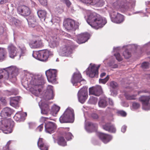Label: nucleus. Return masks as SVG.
<instances>
[{"label":"nucleus","instance_id":"54","mask_svg":"<svg viewBox=\"0 0 150 150\" xmlns=\"http://www.w3.org/2000/svg\"><path fill=\"white\" fill-rule=\"evenodd\" d=\"M65 2L68 7H69L71 4V2L69 0H64Z\"/></svg>","mask_w":150,"mask_h":150},{"label":"nucleus","instance_id":"59","mask_svg":"<svg viewBox=\"0 0 150 150\" xmlns=\"http://www.w3.org/2000/svg\"><path fill=\"white\" fill-rule=\"evenodd\" d=\"M147 92L148 91L146 90H141L138 91V94H139L141 93H147Z\"/></svg>","mask_w":150,"mask_h":150},{"label":"nucleus","instance_id":"28","mask_svg":"<svg viewBox=\"0 0 150 150\" xmlns=\"http://www.w3.org/2000/svg\"><path fill=\"white\" fill-rule=\"evenodd\" d=\"M27 114L26 113H24L23 114H21L20 112H17L13 117V118L16 121H23L25 119L24 116H26Z\"/></svg>","mask_w":150,"mask_h":150},{"label":"nucleus","instance_id":"20","mask_svg":"<svg viewBox=\"0 0 150 150\" xmlns=\"http://www.w3.org/2000/svg\"><path fill=\"white\" fill-rule=\"evenodd\" d=\"M18 12L21 15L23 16H28L30 13L29 8L25 6H20L17 8Z\"/></svg>","mask_w":150,"mask_h":150},{"label":"nucleus","instance_id":"44","mask_svg":"<svg viewBox=\"0 0 150 150\" xmlns=\"http://www.w3.org/2000/svg\"><path fill=\"white\" fill-rule=\"evenodd\" d=\"M150 66L149 63L148 62H144L142 64V67L144 69H146L149 68Z\"/></svg>","mask_w":150,"mask_h":150},{"label":"nucleus","instance_id":"18","mask_svg":"<svg viewBox=\"0 0 150 150\" xmlns=\"http://www.w3.org/2000/svg\"><path fill=\"white\" fill-rule=\"evenodd\" d=\"M81 75L79 72L74 74L71 79V82L74 86H76L78 82H80L83 80Z\"/></svg>","mask_w":150,"mask_h":150},{"label":"nucleus","instance_id":"26","mask_svg":"<svg viewBox=\"0 0 150 150\" xmlns=\"http://www.w3.org/2000/svg\"><path fill=\"white\" fill-rule=\"evenodd\" d=\"M98 72L97 71V69L93 67H91L90 68H89L86 71L87 75L93 78L94 76L97 77L98 76Z\"/></svg>","mask_w":150,"mask_h":150},{"label":"nucleus","instance_id":"55","mask_svg":"<svg viewBox=\"0 0 150 150\" xmlns=\"http://www.w3.org/2000/svg\"><path fill=\"white\" fill-rule=\"evenodd\" d=\"M110 66L111 68H116L118 67V65L116 64H110Z\"/></svg>","mask_w":150,"mask_h":150},{"label":"nucleus","instance_id":"19","mask_svg":"<svg viewBox=\"0 0 150 150\" xmlns=\"http://www.w3.org/2000/svg\"><path fill=\"white\" fill-rule=\"evenodd\" d=\"M45 127L46 131L50 134L54 133L57 128L56 125L54 122H46Z\"/></svg>","mask_w":150,"mask_h":150},{"label":"nucleus","instance_id":"63","mask_svg":"<svg viewBox=\"0 0 150 150\" xmlns=\"http://www.w3.org/2000/svg\"><path fill=\"white\" fill-rule=\"evenodd\" d=\"M111 94H112L113 95V96H115L117 94V91H113L112 92Z\"/></svg>","mask_w":150,"mask_h":150},{"label":"nucleus","instance_id":"12","mask_svg":"<svg viewBox=\"0 0 150 150\" xmlns=\"http://www.w3.org/2000/svg\"><path fill=\"white\" fill-rule=\"evenodd\" d=\"M78 96L79 101L82 103H84L88 96L87 88L83 87L81 88L78 92Z\"/></svg>","mask_w":150,"mask_h":150},{"label":"nucleus","instance_id":"10","mask_svg":"<svg viewBox=\"0 0 150 150\" xmlns=\"http://www.w3.org/2000/svg\"><path fill=\"white\" fill-rule=\"evenodd\" d=\"M57 71L55 69H49L45 72L48 81L52 83H56Z\"/></svg>","mask_w":150,"mask_h":150},{"label":"nucleus","instance_id":"6","mask_svg":"<svg viewBox=\"0 0 150 150\" xmlns=\"http://www.w3.org/2000/svg\"><path fill=\"white\" fill-rule=\"evenodd\" d=\"M74 45L73 42L69 40L65 39L62 43V45L59 50V54L62 56H68L71 52V46Z\"/></svg>","mask_w":150,"mask_h":150},{"label":"nucleus","instance_id":"57","mask_svg":"<svg viewBox=\"0 0 150 150\" xmlns=\"http://www.w3.org/2000/svg\"><path fill=\"white\" fill-rule=\"evenodd\" d=\"M127 127L125 125L123 126L121 128V131L123 133L125 132L126 130Z\"/></svg>","mask_w":150,"mask_h":150},{"label":"nucleus","instance_id":"2","mask_svg":"<svg viewBox=\"0 0 150 150\" xmlns=\"http://www.w3.org/2000/svg\"><path fill=\"white\" fill-rule=\"evenodd\" d=\"M30 78L27 80L31 93L34 95L38 96L42 91L44 83L43 78L40 74L30 75Z\"/></svg>","mask_w":150,"mask_h":150},{"label":"nucleus","instance_id":"8","mask_svg":"<svg viewBox=\"0 0 150 150\" xmlns=\"http://www.w3.org/2000/svg\"><path fill=\"white\" fill-rule=\"evenodd\" d=\"M52 54L51 52L49 50L33 51L32 54L33 57L35 58L42 61H45Z\"/></svg>","mask_w":150,"mask_h":150},{"label":"nucleus","instance_id":"27","mask_svg":"<svg viewBox=\"0 0 150 150\" xmlns=\"http://www.w3.org/2000/svg\"><path fill=\"white\" fill-rule=\"evenodd\" d=\"M20 98L18 96L10 98V105L16 108H17L19 106L18 103Z\"/></svg>","mask_w":150,"mask_h":150},{"label":"nucleus","instance_id":"1","mask_svg":"<svg viewBox=\"0 0 150 150\" xmlns=\"http://www.w3.org/2000/svg\"><path fill=\"white\" fill-rule=\"evenodd\" d=\"M135 1L134 0H117L114 3L112 8L108 9L111 19L112 22L120 23L124 20V16L118 13L115 12L113 9L119 10L122 12L130 10V5L133 7L135 5Z\"/></svg>","mask_w":150,"mask_h":150},{"label":"nucleus","instance_id":"58","mask_svg":"<svg viewBox=\"0 0 150 150\" xmlns=\"http://www.w3.org/2000/svg\"><path fill=\"white\" fill-rule=\"evenodd\" d=\"M109 103L110 105L113 106L114 105V103L112 100L110 98H109Z\"/></svg>","mask_w":150,"mask_h":150},{"label":"nucleus","instance_id":"42","mask_svg":"<svg viewBox=\"0 0 150 150\" xmlns=\"http://www.w3.org/2000/svg\"><path fill=\"white\" fill-rule=\"evenodd\" d=\"M123 55L126 59H128L131 56V53L129 50H126L123 53Z\"/></svg>","mask_w":150,"mask_h":150},{"label":"nucleus","instance_id":"13","mask_svg":"<svg viewBox=\"0 0 150 150\" xmlns=\"http://www.w3.org/2000/svg\"><path fill=\"white\" fill-rule=\"evenodd\" d=\"M11 112V109L9 108H4L1 112V119L2 120L0 122L2 121H7V122H11V121L6 118L10 116Z\"/></svg>","mask_w":150,"mask_h":150},{"label":"nucleus","instance_id":"17","mask_svg":"<svg viewBox=\"0 0 150 150\" xmlns=\"http://www.w3.org/2000/svg\"><path fill=\"white\" fill-rule=\"evenodd\" d=\"M76 42L79 44H81L87 41L89 38L88 33H85L79 34L76 36Z\"/></svg>","mask_w":150,"mask_h":150},{"label":"nucleus","instance_id":"49","mask_svg":"<svg viewBox=\"0 0 150 150\" xmlns=\"http://www.w3.org/2000/svg\"><path fill=\"white\" fill-rule=\"evenodd\" d=\"M118 115L123 117L126 116L127 115V113L125 111L123 110H118L117 112Z\"/></svg>","mask_w":150,"mask_h":150},{"label":"nucleus","instance_id":"56","mask_svg":"<svg viewBox=\"0 0 150 150\" xmlns=\"http://www.w3.org/2000/svg\"><path fill=\"white\" fill-rule=\"evenodd\" d=\"M4 28L3 27L0 26V35L2 34L4 32Z\"/></svg>","mask_w":150,"mask_h":150},{"label":"nucleus","instance_id":"48","mask_svg":"<svg viewBox=\"0 0 150 150\" xmlns=\"http://www.w3.org/2000/svg\"><path fill=\"white\" fill-rule=\"evenodd\" d=\"M52 120L50 118L46 117H42L40 119V122H51L50 120Z\"/></svg>","mask_w":150,"mask_h":150},{"label":"nucleus","instance_id":"39","mask_svg":"<svg viewBox=\"0 0 150 150\" xmlns=\"http://www.w3.org/2000/svg\"><path fill=\"white\" fill-rule=\"evenodd\" d=\"M10 22L11 23L12 25H15L16 26L19 25L21 24L20 21L16 19L14 17H12L10 19Z\"/></svg>","mask_w":150,"mask_h":150},{"label":"nucleus","instance_id":"36","mask_svg":"<svg viewBox=\"0 0 150 150\" xmlns=\"http://www.w3.org/2000/svg\"><path fill=\"white\" fill-rule=\"evenodd\" d=\"M7 56V52L5 49L0 48V61L4 60Z\"/></svg>","mask_w":150,"mask_h":150},{"label":"nucleus","instance_id":"61","mask_svg":"<svg viewBox=\"0 0 150 150\" xmlns=\"http://www.w3.org/2000/svg\"><path fill=\"white\" fill-rule=\"evenodd\" d=\"M122 105L123 106L125 107H128L129 106L128 103H122Z\"/></svg>","mask_w":150,"mask_h":150},{"label":"nucleus","instance_id":"52","mask_svg":"<svg viewBox=\"0 0 150 150\" xmlns=\"http://www.w3.org/2000/svg\"><path fill=\"white\" fill-rule=\"evenodd\" d=\"M40 3L42 5H45L47 4L46 0H39Z\"/></svg>","mask_w":150,"mask_h":150},{"label":"nucleus","instance_id":"53","mask_svg":"<svg viewBox=\"0 0 150 150\" xmlns=\"http://www.w3.org/2000/svg\"><path fill=\"white\" fill-rule=\"evenodd\" d=\"M91 117L94 119H97L98 118V115L96 113H92L91 115Z\"/></svg>","mask_w":150,"mask_h":150},{"label":"nucleus","instance_id":"9","mask_svg":"<svg viewBox=\"0 0 150 150\" xmlns=\"http://www.w3.org/2000/svg\"><path fill=\"white\" fill-rule=\"evenodd\" d=\"M80 24L78 22H75L74 20L69 19L66 20L63 23L64 27L68 30H75L78 28Z\"/></svg>","mask_w":150,"mask_h":150},{"label":"nucleus","instance_id":"41","mask_svg":"<svg viewBox=\"0 0 150 150\" xmlns=\"http://www.w3.org/2000/svg\"><path fill=\"white\" fill-rule=\"evenodd\" d=\"M97 101V98L93 96H91L88 101V103L91 104H96Z\"/></svg>","mask_w":150,"mask_h":150},{"label":"nucleus","instance_id":"37","mask_svg":"<svg viewBox=\"0 0 150 150\" xmlns=\"http://www.w3.org/2000/svg\"><path fill=\"white\" fill-rule=\"evenodd\" d=\"M60 109V107L54 105L52 107L51 110V114L54 116L56 115L59 112Z\"/></svg>","mask_w":150,"mask_h":150},{"label":"nucleus","instance_id":"51","mask_svg":"<svg viewBox=\"0 0 150 150\" xmlns=\"http://www.w3.org/2000/svg\"><path fill=\"white\" fill-rule=\"evenodd\" d=\"M39 147L41 150H48V146L46 144Z\"/></svg>","mask_w":150,"mask_h":150},{"label":"nucleus","instance_id":"43","mask_svg":"<svg viewBox=\"0 0 150 150\" xmlns=\"http://www.w3.org/2000/svg\"><path fill=\"white\" fill-rule=\"evenodd\" d=\"M6 94L8 95H16L17 94V92L15 89H12L11 91H7L6 92Z\"/></svg>","mask_w":150,"mask_h":150},{"label":"nucleus","instance_id":"40","mask_svg":"<svg viewBox=\"0 0 150 150\" xmlns=\"http://www.w3.org/2000/svg\"><path fill=\"white\" fill-rule=\"evenodd\" d=\"M99 106L102 108H104L107 105V101L105 99H100L98 103Z\"/></svg>","mask_w":150,"mask_h":150},{"label":"nucleus","instance_id":"7","mask_svg":"<svg viewBox=\"0 0 150 150\" xmlns=\"http://www.w3.org/2000/svg\"><path fill=\"white\" fill-rule=\"evenodd\" d=\"M75 119L74 110L68 108L59 118L60 122H74Z\"/></svg>","mask_w":150,"mask_h":150},{"label":"nucleus","instance_id":"11","mask_svg":"<svg viewBox=\"0 0 150 150\" xmlns=\"http://www.w3.org/2000/svg\"><path fill=\"white\" fill-rule=\"evenodd\" d=\"M149 96H142L139 98V100L142 104V108L145 110H150V103Z\"/></svg>","mask_w":150,"mask_h":150},{"label":"nucleus","instance_id":"34","mask_svg":"<svg viewBox=\"0 0 150 150\" xmlns=\"http://www.w3.org/2000/svg\"><path fill=\"white\" fill-rule=\"evenodd\" d=\"M58 144L62 146H64L67 145V142L64 137L62 136L58 137L57 139Z\"/></svg>","mask_w":150,"mask_h":150},{"label":"nucleus","instance_id":"29","mask_svg":"<svg viewBox=\"0 0 150 150\" xmlns=\"http://www.w3.org/2000/svg\"><path fill=\"white\" fill-rule=\"evenodd\" d=\"M38 16L42 21H45L47 15V12L45 10H40L37 12Z\"/></svg>","mask_w":150,"mask_h":150},{"label":"nucleus","instance_id":"5","mask_svg":"<svg viewBox=\"0 0 150 150\" xmlns=\"http://www.w3.org/2000/svg\"><path fill=\"white\" fill-rule=\"evenodd\" d=\"M7 49L9 57L12 58L17 56L20 58L21 56L25 55L26 52V48L23 45H18L17 48L14 45L10 44Z\"/></svg>","mask_w":150,"mask_h":150},{"label":"nucleus","instance_id":"38","mask_svg":"<svg viewBox=\"0 0 150 150\" xmlns=\"http://www.w3.org/2000/svg\"><path fill=\"white\" fill-rule=\"evenodd\" d=\"M29 25L30 27L34 28L37 25V23L34 18L30 19L29 18L27 20Z\"/></svg>","mask_w":150,"mask_h":150},{"label":"nucleus","instance_id":"62","mask_svg":"<svg viewBox=\"0 0 150 150\" xmlns=\"http://www.w3.org/2000/svg\"><path fill=\"white\" fill-rule=\"evenodd\" d=\"M8 0H1L0 3L1 4H3L7 2Z\"/></svg>","mask_w":150,"mask_h":150},{"label":"nucleus","instance_id":"50","mask_svg":"<svg viewBox=\"0 0 150 150\" xmlns=\"http://www.w3.org/2000/svg\"><path fill=\"white\" fill-rule=\"evenodd\" d=\"M109 78V77L108 76H107L104 79H100L99 80V83H100L105 84L108 80Z\"/></svg>","mask_w":150,"mask_h":150},{"label":"nucleus","instance_id":"14","mask_svg":"<svg viewBox=\"0 0 150 150\" xmlns=\"http://www.w3.org/2000/svg\"><path fill=\"white\" fill-rule=\"evenodd\" d=\"M0 129L5 134H9L12 131L11 122H0Z\"/></svg>","mask_w":150,"mask_h":150},{"label":"nucleus","instance_id":"33","mask_svg":"<svg viewBox=\"0 0 150 150\" xmlns=\"http://www.w3.org/2000/svg\"><path fill=\"white\" fill-rule=\"evenodd\" d=\"M132 90V89L130 90H127L125 92L124 96L126 99L127 100H134L136 99L137 95H130L127 92L131 91Z\"/></svg>","mask_w":150,"mask_h":150},{"label":"nucleus","instance_id":"64","mask_svg":"<svg viewBox=\"0 0 150 150\" xmlns=\"http://www.w3.org/2000/svg\"><path fill=\"white\" fill-rule=\"evenodd\" d=\"M43 129V125H41L38 127V129H39L40 131H42Z\"/></svg>","mask_w":150,"mask_h":150},{"label":"nucleus","instance_id":"47","mask_svg":"<svg viewBox=\"0 0 150 150\" xmlns=\"http://www.w3.org/2000/svg\"><path fill=\"white\" fill-rule=\"evenodd\" d=\"M110 86L112 88L116 89L118 86V84L116 82L112 81L110 83Z\"/></svg>","mask_w":150,"mask_h":150},{"label":"nucleus","instance_id":"31","mask_svg":"<svg viewBox=\"0 0 150 150\" xmlns=\"http://www.w3.org/2000/svg\"><path fill=\"white\" fill-rule=\"evenodd\" d=\"M42 41L40 40H37L32 41L30 44V46L33 48H37L42 46Z\"/></svg>","mask_w":150,"mask_h":150},{"label":"nucleus","instance_id":"21","mask_svg":"<svg viewBox=\"0 0 150 150\" xmlns=\"http://www.w3.org/2000/svg\"><path fill=\"white\" fill-rule=\"evenodd\" d=\"M102 127L105 130L112 133H115L116 129L115 126L110 122H106L102 125Z\"/></svg>","mask_w":150,"mask_h":150},{"label":"nucleus","instance_id":"30","mask_svg":"<svg viewBox=\"0 0 150 150\" xmlns=\"http://www.w3.org/2000/svg\"><path fill=\"white\" fill-rule=\"evenodd\" d=\"M85 128L88 131H92L95 130L97 128V125L93 123V122H86Z\"/></svg>","mask_w":150,"mask_h":150},{"label":"nucleus","instance_id":"23","mask_svg":"<svg viewBox=\"0 0 150 150\" xmlns=\"http://www.w3.org/2000/svg\"><path fill=\"white\" fill-rule=\"evenodd\" d=\"M45 95L46 98L48 100H50L53 98L54 94L53 88L52 86L50 85L47 86L45 92Z\"/></svg>","mask_w":150,"mask_h":150},{"label":"nucleus","instance_id":"15","mask_svg":"<svg viewBox=\"0 0 150 150\" xmlns=\"http://www.w3.org/2000/svg\"><path fill=\"white\" fill-rule=\"evenodd\" d=\"M84 3L92 5H96L98 6H101L104 4L103 0H79Z\"/></svg>","mask_w":150,"mask_h":150},{"label":"nucleus","instance_id":"16","mask_svg":"<svg viewBox=\"0 0 150 150\" xmlns=\"http://www.w3.org/2000/svg\"><path fill=\"white\" fill-rule=\"evenodd\" d=\"M89 95H93L96 96H99L102 92L101 86H96L90 88L89 89Z\"/></svg>","mask_w":150,"mask_h":150},{"label":"nucleus","instance_id":"3","mask_svg":"<svg viewBox=\"0 0 150 150\" xmlns=\"http://www.w3.org/2000/svg\"><path fill=\"white\" fill-rule=\"evenodd\" d=\"M88 18L86 21L91 27L96 29L103 27L107 23L106 19L99 14L90 10L87 11Z\"/></svg>","mask_w":150,"mask_h":150},{"label":"nucleus","instance_id":"45","mask_svg":"<svg viewBox=\"0 0 150 150\" xmlns=\"http://www.w3.org/2000/svg\"><path fill=\"white\" fill-rule=\"evenodd\" d=\"M132 107L133 109H137L140 107V105L139 103L133 102L132 104Z\"/></svg>","mask_w":150,"mask_h":150},{"label":"nucleus","instance_id":"24","mask_svg":"<svg viewBox=\"0 0 150 150\" xmlns=\"http://www.w3.org/2000/svg\"><path fill=\"white\" fill-rule=\"evenodd\" d=\"M49 45L50 47L54 48L57 47L59 44V38L56 36H52L50 38Z\"/></svg>","mask_w":150,"mask_h":150},{"label":"nucleus","instance_id":"60","mask_svg":"<svg viewBox=\"0 0 150 150\" xmlns=\"http://www.w3.org/2000/svg\"><path fill=\"white\" fill-rule=\"evenodd\" d=\"M0 101L3 103H4L6 102V100L4 97H2L0 98Z\"/></svg>","mask_w":150,"mask_h":150},{"label":"nucleus","instance_id":"35","mask_svg":"<svg viewBox=\"0 0 150 150\" xmlns=\"http://www.w3.org/2000/svg\"><path fill=\"white\" fill-rule=\"evenodd\" d=\"M69 130V128L68 127L63 128V131L64 132L63 134L64 135L65 138L68 140L71 139L72 136V134L71 133L66 132V131H68Z\"/></svg>","mask_w":150,"mask_h":150},{"label":"nucleus","instance_id":"46","mask_svg":"<svg viewBox=\"0 0 150 150\" xmlns=\"http://www.w3.org/2000/svg\"><path fill=\"white\" fill-rule=\"evenodd\" d=\"M45 143L43 141V139L42 138H40L39 139L38 142V147L42 146L43 145L45 144Z\"/></svg>","mask_w":150,"mask_h":150},{"label":"nucleus","instance_id":"25","mask_svg":"<svg viewBox=\"0 0 150 150\" xmlns=\"http://www.w3.org/2000/svg\"><path fill=\"white\" fill-rule=\"evenodd\" d=\"M39 106L41 109V113L42 114H47L49 111V107L48 104L45 102L39 103Z\"/></svg>","mask_w":150,"mask_h":150},{"label":"nucleus","instance_id":"4","mask_svg":"<svg viewBox=\"0 0 150 150\" xmlns=\"http://www.w3.org/2000/svg\"><path fill=\"white\" fill-rule=\"evenodd\" d=\"M18 69L16 67L11 66L2 69L0 70V79H9L11 81L16 79V76L18 74Z\"/></svg>","mask_w":150,"mask_h":150},{"label":"nucleus","instance_id":"32","mask_svg":"<svg viewBox=\"0 0 150 150\" xmlns=\"http://www.w3.org/2000/svg\"><path fill=\"white\" fill-rule=\"evenodd\" d=\"M113 50L115 52H116L114 54V55L116 59L119 62L122 61V57L121 56L119 52H120V47H118L116 48H113Z\"/></svg>","mask_w":150,"mask_h":150},{"label":"nucleus","instance_id":"22","mask_svg":"<svg viewBox=\"0 0 150 150\" xmlns=\"http://www.w3.org/2000/svg\"><path fill=\"white\" fill-rule=\"evenodd\" d=\"M98 136L99 138L105 144L109 142L112 139L111 135L103 133H99Z\"/></svg>","mask_w":150,"mask_h":150}]
</instances>
